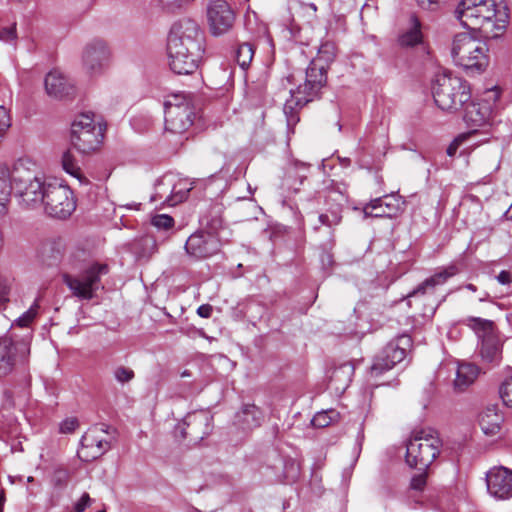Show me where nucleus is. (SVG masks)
Listing matches in <instances>:
<instances>
[{
  "instance_id": "obj_19",
  "label": "nucleus",
  "mask_w": 512,
  "mask_h": 512,
  "mask_svg": "<svg viewBox=\"0 0 512 512\" xmlns=\"http://www.w3.org/2000/svg\"><path fill=\"white\" fill-rule=\"evenodd\" d=\"M403 203L399 195H386L366 204L363 208V214L365 218H392L400 212Z\"/></svg>"
},
{
  "instance_id": "obj_46",
  "label": "nucleus",
  "mask_w": 512,
  "mask_h": 512,
  "mask_svg": "<svg viewBox=\"0 0 512 512\" xmlns=\"http://www.w3.org/2000/svg\"><path fill=\"white\" fill-rule=\"evenodd\" d=\"M11 126V117L9 111L0 105V138L4 135L7 129Z\"/></svg>"
},
{
  "instance_id": "obj_31",
  "label": "nucleus",
  "mask_w": 512,
  "mask_h": 512,
  "mask_svg": "<svg viewBox=\"0 0 512 512\" xmlns=\"http://www.w3.org/2000/svg\"><path fill=\"white\" fill-rule=\"evenodd\" d=\"M479 368L472 363L459 364L454 380V389L462 392L474 383L479 375Z\"/></svg>"
},
{
  "instance_id": "obj_24",
  "label": "nucleus",
  "mask_w": 512,
  "mask_h": 512,
  "mask_svg": "<svg viewBox=\"0 0 512 512\" xmlns=\"http://www.w3.org/2000/svg\"><path fill=\"white\" fill-rule=\"evenodd\" d=\"M503 340L499 334L481 340L480 356L482 361L491 366H498L502 360Z\"/></svg>"
},
{
  "instance_id": "obj_23",
  "label": "nucleus",
  "mask_w": 512,
  "mask_h": 512,
  "mask_svg": "<svg viewBox=\"0 0 512 512\" xmlns=\"http://www.w3.org/2000/svg\"><path fill=\"white\" fill-rule=\"evenodd\" d=\"M462 118L468 126L480 127L485 124L492 113L491 106L486 101H475L472 98L460 110Z\"/></svg>"
},
{
  "instance_id": "obj_51",
  "label": "nucleus",
  "mask_w": 512,
  "mask_h": 512,
  "mask_svg": "<svg viewBox=\"0 0 512 512\" xmlns=\"http://www.w3.org/2000/svg\"><path fill=\"white\" fill-rule=\"evenodd\" d=\"M191 1L192 0H159L163 8L171 11L180 8L184 4H187Z\"/></svg>"
},
{
  "instance_id": "obj_17",
  "label": "nucleus",
  "mask_w": 512,
  "mask_h": 512,
  "mask_svg": "<svg viewBox=\"0 0 512 512\" xmlns=\"http://www.w3.org/2000/svg\"><path fill=\"white\" fill-rule=\"evenodd\" d=\"M220 250V240L208 231H197L189 236L185 243L186 253L196 259L202 260L215 255Z\"/></svg>"
},
{
  "instance_id": "obj_54",
  "label": "nucleus",
  "mask_w": 512,
  "mask_h": 512,
  "mask_svg": "<svg viewBox=\"0 0 512 512\" xmlns=\"http://www.w3.org/2000/svg\"><path fill=\"white\" fill-rule=\"evenodd\" d=\"M9 293L8 280L0 275V303L7 301Z\"/></svg>"
},
{
  "instance_id": "obj_3",
  "label": "nucleus",
  "mask_w": 512,
  "mask_h": 512,
  "mask_svg": "<svg viewBox=\"0 0 512 512\" xmlns=\"http://www.w3.org/2000/svg\"><path fill=\"white\" fill-rule=\"evenodd\" d=\"M432 95L436 106L447 113L459 112L471 99L470 84L450 71L435 75Z\"/></svg>"
},
{
  "instance_id": "obj_63",
  "label": "nucleus",
  "mask_w": 512,
  "mask_h": 512,
  "mask_svg": "<svg viewBox=\"0 0 512 512\" xmlns=\"http://www.w3.org/2000/svg\"><path fill=\"white\" fill-rule=\"evenodd\" d=\"M181 434H182V437H185V436H186V434H185V432H184V428H182V429H181Z\"/></svg>"
},
{
  "instance_id": "obj_40",
  "label": "nucleus",
  "mask_w": 512,
  "mask_h": 512,
  "mask_svg": "<svg viewBox=\"0 0 512 512\" xmlns=\"http://www.w3.org/2000/svg\"><path fill=\"white\" fill-rule=\"evenodd\" d=\"M499 396L506 407L512 408V375L501 382Z\"/></svg>"
},
{
  "instance_id": "obj_10",
  "label": "nucleus",
  "mask_w": 512,
  "mask_h": 512,
  "mask_svg": "<svg viewBox=\"0 0 512 512\" xmlns=\"http://www.w3.org/2000/svg\"><path fill=\"white\" fill-rule=\"evenodd\" d=\"M47 215L57 219H66L76 209V200L72 190L56 179H49L42 204Z\"/></svg>"
},
{
  "instance_id": "obj_59",
  "label": "nucleus",
  "mask_w": 512,
  "mask_h": 512,
  "mask_svg": "<svg viewBox=\"0 0 512 512\" xmlns=\"http://www.w3.org/2000/svg\"><path fill=\"white\" fill-rule=\"evenodd\" d=\"M465 287L472 292H475L477 290L476 286L473 284H467Z\"/></svg>"
},
{
  "instance_id": "obj_47",
  "label": "nucleus",
  "mask_w": 512,
  "mask_h": 512,
  "mask_svg": "<svg viewBox=\"0 0 512 512\" xmlns=\"http://www.w3.org/2000/svg\"><path fill=\"white\" fill-rule=\"evenodd\" d=\"M92 503L89 494L84 492L81 497L74 503V512H83Z\"/></svg>"
},
{
  "instance_id": "obj_36",
  "label": "nucleus",
  "mask_w": 512,
  "mask_h": 512,
  "mask_svg": "<svg viewBox=\"0 0 512 512\" xmlns=\"http://www.w3.org/2000/svg\"><path fill=\"white\" fill-rule=\"evenodd\" d=\"M62 167L66 173L74 177L80 184H87L88 180L83 175L76 158L70 151H66L62 156Z\"/></svg>"
},
{
  "instance_id": "obj_27",
  "label": "nucleus",
  "mask_w": 512,
  "mask_h": 512,
  "mask_svg": "<svg viewBox=\"0 0 512 512\" xmlns=\"http://www.w3.org/2000/svg\"><path fill=\"white\" fill-rule=\"evenodd\" d=\"M457 273L458 268L455 265L445 267L418 285L417 288L408 294V297L425 294L428 290H432L436 286L444 284L450 277Z\"/></svg>"
},
{
  "instance_id": "obj_43",
  "label": "nucleus",
  "mask_w": 512,
  "mask_h": 512,
  "mask_svg": "<svg viewBox=\"0 0 512 512\" xmlns=\"http://www.w3.org/2000/svg\"><path fill=\"white\" fill-rule=\"evenodd\" d=\"M151 223L158 229L168 230L174 226V219L167 214H158L152 217Z\"/></svg>"
},
{
  "instance_id": "obj_12",
  "label": "nucleus",
  "mask_w": 512,
  "mask_h": 512,
  "mask_svg": "<svg viewBox=\"0 0 512 512\" xmlns=\"http://www.w3.org/2000/svg\"><path fill=\"white\" fill-rule=\"evenodd\" d=\"M165 129L173 134H183L194 122V111L185 96L176 94L164 103Z\"/></svg>"
},
{
  "instance_id": "obj_11",
  "label": "nucleus",
  "mask_w": 512,
  "mask_h": 512,
  "mask_svg": "<svg viewBox=\"0 0 512 512\" xmlns=\"http://www.w3.org/2000/svg\"><path fill=\"white\" fill-rule=\"evenodd\" d=\"M108 273L106 264H93L81 275L62 274V280L72 295L80 300H91L101 287V276Z\"/></svg>"
},
{
  "instance_id": "obj_18",
  "label": "nucleus",
  "mask_w": 512,
  "mask_h": 512,
  "mask_svg": "<svg viewBox=\"0 0 512 512\" xmlns=\"http://www.w3.org/2000/svg\"><path fill=\"white\" fill-rule=\"evenodd\" d=\"M486 485L489 495L497 500L512 498V470L493 467L486 473Z\"/></svg>"
},
{
  "instance_id": "obj_26",
  "label": "nucleus",
  "mask_w": 512,
  "mask_h": 512,
  "mask_svg": "<svg viewBox=\"0 0 512 512\" xmlns=\"http://www.w3.org/2000/svg\"><path fill=\"white\" fill-rule=\"evenodd\" d=\"M503 415L496 406L487 407L479 417V425L487 436H496L500 433Z\"/></svg>"
},
{
  "instance_id": "obj_38",
  "label": "nucleus",
  "mask_w": 512,
  "mask_h": 512,
  "mask_svg": "<svg viewBox=\"0 0 512 512\" xmlns=\"http://www.w3.org/2000/svg\"><path fill=\"white\" fill-rule=\"evenodd\" d=\"M254 56V47L251 43L245 42L238 46L235 59L240 68L246 69Z\"/></svg>"
},
{
  "instance_id": "obj_13",
  "label": "nucleus",
  "mask_w": 512,
  "mask_h": 512,
  "mask_svg": "<svg viewBox=\"0 0 512 512\" xmlns=\"http://www.w3.org/2000/svg\"><path fill=\"white\" fill-rule=\"evenodd\" d=\"M111 56L107 42L94 38L83 47L81 54L83 68L90 76H100L108 69Z\"/></svg>"
},
{
  "instance_id": "obj_4",
  "label": "nucleus",
  "mask_w": 512,
  "mask_h": 512,
  "mask_svg": "<svg viewBox=\"0 0 512 512\" xmlns=\"http://www.w3.org/2000/svg\"><path fill=\"white\" fill-rule=\"evenodd\" d=\"M487 44L469 33L454 36L451 56L455 65L465 70L482 72L489 63Z\"/></svg>"
},
{
  "instance_id": "obj_45",
  "label": "nucleus",
  "mask_w": 512,
  "mask_h": 512,
  "mask_svg": "<svg viewBox=\"0 0 512 512\" xmlns=\"http://www.w3.org/2000/svg\"><path fill=\"white\" fill-rule=\"evenodd\" d=\"M17 39L16 23L0 30V40L6 43H15Z\"/></svg>"
},
{
  "instance_id": "obj_7",
  "label": "nucleus",
  "mask_w": 512,
  "mask_h": 512,
  "mask_svg": "<svg viewBox=\"0 0 512 512\" xmlns=\"http://www.w3.org/2000/svg\"><path fill=\"white\" fill-rule=\"evenodd\" d=\"M104 127L92 112L81 113L71 124V144L82 154L96 151L102 143Z\"/></svg>"
},
{
  "instance_id": "obj_62",
  "label": "nucleus",
  "mask_w": 512,
  "mask_h": 512,
  "mask_svg": "<svg viewBox=\"0 0 512 512\" xmlns=\"http://www.w3.org/2000/svg\"><path fill=\"white\" fill-rule=\"evenodd\" d=\"M191 374L189 371L185 370L181 373V377H189Z\"/></svg>"
},
{
  "instance_id": "obj_20",
  "label": "nucleus",
  "mask_w": 512,
  "mask_h": 512,
  "mask_svg": "<svg viewBox=\"0 0 512 512\" xmlns=\"http://www.w3.org/2000/svg\"><path fill=\"white\" fill-rule=\"evenodd\" d=\"M328 198H331L335 203L329 209L318 215V224L313 226L315 231H319L322 226L326 227L329 235L330 242L334 241V228L342 221V205L341 201L344 200V195L341 192L331 191Z\"/></svg>"
},
{
  "instance_id": "obj_64",
  "label": "nucleus",
  "mask_w": 512,
  "mask_h": 512,
  "mask_svg": "<svg viewBox=\"0 0 512 512\" xmlns=\"http://www.w3.org/2000/svg\"><path fill=\"white\" fill-rule=\"evenodd\" d=\"M293 121V118L288 119V123L290 124Z\"/></svg>"
},
{
  "instance_id": "obj_48",
  "label": "nucleus",
  "mask_w": 512,
  "mask_h": 512,
  "mask_svg": "<svg viewBox=\"0 0 512 512\" xmlns=\"http://www.w3.org/2000/svg\"><path fill=\"white\" fill-rule=\"evenodd\" d=\"M48 245L50 246V250L58 255L62 254L66 247L65 241L61 237H55L50 239Z\"/></svg>"
},
{
  "instance_id": "obj_35",
  "label": "nucleus",
  "mask_w": 512,
  "mask_h": 512,
  "mask_svg": "<svg viewBox=\"0 0 512 512\" xmlns=\"http://www.w3.org/2000/svg\"><path fill=\"white\" fill-rule=\"evenodd\" d=\"M12 191L10 172L7 168H0V217L8 212V203Z\"/></svg>"
},
{
  "instance_id": "obj_6",
  "label": "nucleus",
  "mask_w": 512,
  "mask_h": 512,
  "mask_svg": "<svg viewBox=\"0 0 512 512\" xmlns=\"http://www.w3.org/2000/svg\"><path fill=\"white\" fill-rule=\"evenodd\" d=\"M167 51L178 57V52L190 53L191 57L202 58L204 54V36L199 25L190 19L175 23L169 33Z\"/></svg>"
},
{
  "instance_id": "obj_50",
  "label": "nucleus",
  "mask_w": 512,
  "mask_h": 512,
  "mask_svg": "<svg viewBox=\"0 0 512 512\" xmlns=\"http://www.w3.org/2000/svg\"><path fill=\"white\" fill-rule=\"evenodd\" d=\"M468 134H461L456 137L451 144L447 148V154L449 156H454L459 148V146L468 138Z\"/></svg>"
},
{
  "instance_id": "obj_49",
  "label": "nucleus",
  "mask_w": 512,
  "mask_h": 512,
  "mask_svg": "<svg viewBox=\"0 0 512 512\" xmlns=\"http://www.w3.org/2000/svg\"><path fill=\"white\" fill-rule=\"evenodd\" d=\"M426 482H427V476L425 473H420L418 475H415L412 479H411V483H410V486L412 489L414 490H417V491H421L424 489L425 485H426Z\"/></svg>"
},
{
  "instance_id": "obj_5",
  "label": "nucleus",
  "mask_w": 512,
  "mask_h": 512,
  "mask_svg": "<svg viewBox=\"0 0 512 512\" xmlns=\"http://www.w3.org/2000/svg\"><path fill=\"white\" fill-rule=\"evenodd\" d=\"M442 441L432 428L415 429L406 444V462L409 466L424 470L440 454Z\"/></svg>"
},
{
  "instance_id": "obj_9",
  "label": "nucleus",
  "mask_w": 512,
  "mask_h": 512,
  "mask_svg": "<svg viewBox=\"0 0 512 512\" xmlns=\"http://www.w3.org/2000/svg\"><path fill=\"white\" fill-rule=\"evenodd\" d=\"M327 68L319 61H311L306 69L305 82L295 90H290V99L286 100L285 111L301 107L310 102L327 82Z\"/></svg>"
},
{
  "instance_id": "obj_15",
  "label": "nucleus",
  "mask_w": 512,
  "mask_h": 512,
  "mask_svg": "<svg viewBox=\"0 0 512 512\" xmlns=\"http://www.w3.org/2000/svg\"><path fill=\"white\" fill-rule=\"evenodd\" d=\"M410 339L401 336L397 342L388 343L383 350L374 358L370 367L369 374L372 378L379 377L385 371L392 369L397 363H400L406 357V349L400 344L408 345Z\"/></svg>"
},
{
  "instance_id": "obj_16",
  "label": "nucleus",
  "mask_w": 512,
  "mask_h": 512,
  "mask_svg": "<svg viewBox=\"0 0 512 512\" xmlns=\"http://www.w3.org/2000/svg\"><path fill=\"white\" fill-rule=\"evenodd\" d=\"M207 22L213 36H222L233 28L235 13L225 0H213L207 6Z\"/></svg>"
},
{
  "instance_id": "obj_29",
  "label": "nucleus",
  "mask_w": 512,
  "mask_h": 512,
  "mask_svg": "<svg viewBox=\"0 0 512 512\" xmlns=\"http://www.w3.org/2000/svg\"><path fill=\"white\" fill-rule=\"evenodd\" d=\"M40 304L39 300L35 299L33 304L29 307L27 311H25L22 315H20L17 319L14 320L12 324V331L17 332L18 334H25L27 331L31 332V341L33 340L34 331L32 328V324L39 314Z\"/></svg>"
},
{
  "instance_id": "obj_25",
  "label": "nucleus",
  "mask_w": 512,
  "mask_h": 512,
  "mask_svg": "<svg viewBox=\"0 0 512 512\" xmlns=\"http://www.w3.org/2000/svg\"><path fill=\"white\" fill-rule=\"evenodd\" d=\"M168 52L169 66L171 70L177 74H192L199 66V62L202 58L191 57L190 53L178 52V57L172 51Z\"/></svg>"
},
{
  "instance_id": "obj_39",
  "label": "nucleus",
  "mask_w": 512,
  "mask_h": 512,
  "mask_svg": "<svg viewBox=\"0 0 512 512\" xmlns=\"http://www.w3.org/2000/svg\"><path fill=\"white\" fill-rule=\"evenodd\" d=\"M336 55V47L332 42H324L318 49L317 57L313 61H319V63L324 64L326 67L329 63H331Z\"/></svg>"
},
{
  "instance_id": "obj_41",
  "label": "nucleus",
  "mask_w": 512,
  "mask_h": 512,
  "mask_svg": "<svg viewBox=\"0 0 512 512\" xmlns=\"http://www.w3.org/2000/svg\"><path fill=\"white\" fill-rule=\"evenodd\" d=\"M113 377L119 384H127L135 378L133 369L120 365L114 368Z\"/></svg>"
},
{
  "instance_id": "obj_57",
  "label": "nucleus",
  "mask_w": 512,
  "mask_h": 512,
  "mask_svg": "<svg viewBox=\"0 0 512 512\" xmlns=\"http://www.w3.org/2000/svg\"><path fill=\"white\" fill-rule=\"evenodd\" d=\"M416 1L423 8H431L432 5H434L438 2V0H416Z\"/></svg>"
},
{
  "instance_id": "obj_60",
  "label": "nucleus",
  "mask_w": 512,
  "mask_h": 512,
  "mask_svg": "<svg viewBox=\"0 0 512 512\" xmlns=\"http://www.w3.org/2000/svg\"><path fill=\"white\" fill-rule=\"evenodd\" d=\"M3 244H4L3 233H2V231L0 230V250H1V249H2V247H3Z\"/></svg>"
},
{
  "instance_id": "obj_44",
  "label": "nucleus",
  "mask_w": 512,
  "mask_h": 512,
  "mask_svg": "<svg viewBox=\"0 0 512 512\" xmlns=\"http://www.w3.org/2000/svg\"><path fill=\"white\" fill-rule=\"evenodd\" d=\"M300 475V466L294 460L285 463L284 476L288 481H295Z\"/></svg>"
},
{
  "instance_id": "obj_8",
  "label": "nucleus",
  "mask_w": 512,
  "mask_h": 512,
  "mask_svg": "<svg viewBox=\"0 0 512 512\" xmlns=\"http://www.w3.org/2000/svg\"><path fill=\"white\" fill-rule=\"evenodd\" d=\"M31 352V332L10 333L0 338V377L6 376L18 365L29 361Z\"/></svg>"
},
{
  "instance_id": "obj_42",
  "label": "nucleus",
  "mask_w": 512,
  "mask_h": 512,
  "mask_svg": "<svg viewBox=\"0 0 512 512\" xmlns=\"http://www.w3.org/2000/svg\"><path fill=\"white\" fill-rule=\"evenodd\" d=\"M308 169L309 164L300 161H295L287 172L288 177L290 178L295 176L299 179V184H302L307 177L306 173Z\"/></svg>"
},
{
  "instance_id": "obj_61",
  "label": "nucleus",
  "mask_w": 512,
  "mask_h": 512,
  "mask_svg": "<svg viewBox=\"0 0 512 512\" xmlns=\"http://www.w3.org/2000/svg\"><path fill=\"white\" fill-rule=\"evenodd\" d=\"M308 7L312 9L314 12L317 10V6L314 3L308 4Z\"/></svg>"
},
{
  "instance_id": "obj_1",
  "label": "nucleus",
  "mask_w": 512,
  "mask_h": 512,
  "mask_svg": "<svg viewBox=\"0 0 512 512\" xmlns=\"http://www.w3.org/2000/svg\"><path fill=\"white\" fill-rule=\"evenodd\" d=\"M455 16L463 27L493 39L500 37L508 24L504 0H461Z\"/></svg>"
},
{
  "instance_id": "obj_58",
  "label": "nucleus",
  "mask_w": 512,
  "mask_h": 512,
  "mask_svg": "<svg viewBox=\"0 0 512 512\" xmlns=\"http://www.w3.org/2000/svg\"><path fill=\"white\" fill-rule=\"evenodd\" d=\"M4 501H5V496L3 493H0V509H3Z\"/></svg>"
},
{
  "instance_id": "obj_30",
  "label": "nucleus",
  "mask_w": 512,
  "mask_h": 512,
  "mask_svg": "<svg viewBox=\"0 0 512 512\" xmlns=\"http://www.w3.org/2000/svg\"><path fill=\"white\" fill-rule=\"evenodd\" d=\"M211 421L212 417L209 415V413L205 411H199L188 414L184 419L183 425L191 427L190 434H196V437L198 438V434L201 433L202 435L199 437L203 438L204 435H208L210 433Z\"/></svg>"
},
{
  "instance_id": "obj_14",
  "label": "nucleus",
  "mask_w": 512,
  "mask_h": 512,
  "mask_svg": "<svg viewBox=\"0 0 512 512\" xmlns=\"http://www.w3.org/2000/svg\"><path fill=\"white\" fill-rule=\"evenodd\" d=\"M191 187L186 181H175L172 175H165L155 184V192L151 196L152 202H162L167 206H175L183 202Z\"/></svg>"
},
{
  "instance_id": "obj_21",
  "label": "nucleus",
  "mask_w": 512,
  "mask_h": 512,
  "mask_svg": "<svg viewBox=\"0 0 512 512\" xmlns=\"http://www.w3.org/2000/svg\"><path fill=\"white\" fill-rule=\"evenodd\" d=\"M104 432L98 428L89 429L81 438V450L78 454L85 461L94 460L110 449V443L100 436Z\"/></svg>"
},
{
  "instance_id": "obj_22",
  "label": "nucleus",
  "mask_w": 512,
  "mask_h": 512,
  "mask_svg": "<svg viewBox=\"0 0 512 512\" xmlns=\"http://www.w3.org/2000/svg\"><path fill=\"white\" fill-rule=\"evenodd\" d=\"M46 93L53 98L63 99L74 94L75 87L59 70L50 71L44 80Z\"/></svg>"
},
{
  "instance_id": "obj_53",
  "label": "nucleus",
  "mask_w": 512,
  "mask_h": 512,
  "mask_svg": "<svg viewBox=\"0 0 512 512\" xmlns=\"http://www.w3.org/2000/svg\"><path fill=\"white\" fill-rule=\"evenodd\" d=\"M267 78H268L267 72L264 71L262 73L260 79L257 82H252L251 85H248V88L250 90H255V91L261 92L266 87Z\"/></svg>"
},
{
  "instance_id": "obj_37",
  "label": "nucleus",
  "mask_w": 512,
  "mask_h": 512,
  "mask_svg": "<svg viewBox=\"0 0 512 512\" xmlns=\"http://www.w3.org/2000/svg\"><path fill=\"white\" fill-rule=\"evenodd\" d=\"M340 414L335 409H328L314 415L311 423L314 427L325 428L339 420Z\"/></svg>"
},
{
  "instance_id": "obj_34",
  "label": "nucleus",
  "mask_w": 512,
  "mask_h": 512,
  "mask_svg": "<svg viewBox=\"0 0 512 512\" xmlns=\"http://www.w3.org/2000/svg\"><path fill=\"white\" fill-rule=\"evenodd\" d=\"M465 324L471 328L480 340L498 334L493 321L480 317H468Z\"/></svg>"
},
{
  "instance_id": "obj_55",
  "label": "nucleus",
  "mask_w": 512,
  "mask_h": 512,
  "mask_svg": "<svg viewBox=\"0 0 512 512\" xmlns=\"http://www.w3.org/2000/svg\"><path fill=\"white\" fill-rule=\"evenodd\" d=\"M497 281L502 285H509L512 283V275L509 271L503 270L497 275Z\"/></svg>"
},
{
  "instance_id": "obj_28",
  "label": "nucleus",
  "mask_w": 512,
  "mask_h": 512,
  "mask_svg": "<svg viewBox=\"0 0 512 512\" xmlns=\"http://www.w3.org/2000/svg\"><path fill=\"white\" fill-rule=\"evenodd\" d=\"M263 419L262 411L254 404H245L235 416L236 424L243 430H251L260 426Z\"/></svg>"
},
{
  "instance_id": "obj_52",
  "label": "nucleus",
  "mask_w": 512,
  "mask_h": 512,
  "mask_svg": "<svg viewBox=\"0 0 512 512\" xmlns=\"http://www.w3.org/2000/svg\"><path fill=\"white\" fill-rule=\"evenodd\" d=\"M77 426L78 421L76 418H67L61 423L60 430L62 433H71L77 428Z\"/></svg>"
},
{
  "instance_id": "obj_33",
  "label": "nucleus",
  "mask_w": 512,
  "mask_h": 512,
  "mask_svg": "<svg viewBox=\"0 0 512 512\" xmlns=\"http://www.w3.org/2000/svg\"><path fill=\"white\" fill-rule=\"evenodd\" d=\"M354 374V366L351 363H344L333 370L330 377V385L337 391H345L349 386Z\"/></svg>"
},
{
  "instance_id": "obj_56",
  "label": "nucleus",
  "mask_w": 512,
  "mask_h": 512,
  "mask_svg": "<svg viewBox=\"0 0 512 512\" xmlns=\"http://www.w3.org/2000/svg\"><path fill=\"white\" fill-rule=\"evenodd\" d=\"M197 314L202 318H209L212 314V307L209 304H204L198 307Z\"/></svg>"
},
{
  "instance_id": "obj_32",
  "label": "nucleus",
  "mask_w": 512,
  "mask_h": 512,
  "mask_svg": "<svg viewBox=\"0 0 512 512\" xmlns=\"http://www.w3.org/2000/svg\"><path fill=\"white\" fill-rule=\"evenodd\" d=\"M421 23L415 15L409 19V26L398 37L401 47H414L422 42Z\"/></svg>"
},
{
  "instance_id": "obj_2",
  "label": "nucleus",
  "mask_w": 512,
  "mask_h": 512,
  "mask_svg": "<svg viewBox=\"0 0 512 512\" xmlns=\"http://www.w3.org/2000/svg\"><path fill=\"white\" fill-rule=\"evenodd\" d=\"M9 172L12 189L20 202L31 208L42 206L49 179L43 177L37 163L27 157L19 158Z\"/></svg>"
}]
</instances>
